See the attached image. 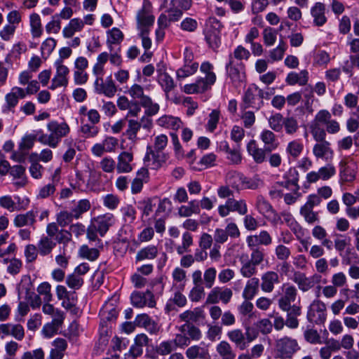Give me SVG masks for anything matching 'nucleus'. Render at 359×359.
<instances>
[{"mask_svg":"<svg viewBox=\"0 0 359 359\" xmlns=\"http://www.w3.org/2000/svg\"><path fill=\"white\" fill-rule=\"evenodd\" d=\"M46 127L49 134L44 133L41 130L36 131L38 141L53 149L56 148L62 139L70 133V128L65 121H51L47 123Z\"/></svg>","mask_w":359,"mask_h":359,"instance_id":"1","label":"nucleus"},{"mask_svg":"<svg viewBox=\"0 0 359 359\" xmlns=\"http://www.w3.org/2000/svg\"><path fill=\"white\" fill-rule=\"evenodd\" d=\"M213 69L214 67L210 62H203L200 67V71L205 76L198 78L195 83L184 85L183 91L187 94H198L210 89L217 79Z\"/></svg>","mask_w":359,"mask_h":359,"instance_id":"2","label":"nucleus"},{"mask_svg":"<svg viewBox=\"0 0 359 359\" xmlns=\"http://www.w3.org/2000/svg\"><path fill=\"white\" fill-rule=\"evenodd\" d=\"M301 347L296 339L288 336L278 338L274 341V358L292 359Z\"/></svg>","mask_w":359,"mask_h":359,"instance_id":"3","label":"nucleus"},{"mask_svg":"<svg viewBox=\"0 0 359 359\" xmlns=\"http://www.w3.org/2000/svg\"><path fill=\"white\" fill-rule=\"evenodd\" d=\"M208 23L210 27L205 31V41L212 49L215 50L221 43L220 31L223 25L215 18H210Z\"/></svg>","mask_w":359,"mask_h":359,"instance_id":"4","label":"nucleus"},{"mask_svg":"<svg viewBox=\"0 0 359 359\" xmlns=\"http://www.w3.org/2000/svg\"><path fill=\"white\" fill-rule=\"evenodd\" d=\"M226 70L233 85L238 86L244 81L245 78V65L242 62L234 60L231 55H229V62L226 65Z\"/></svg>","mask_w":359,"mask_h":359,"instance_id":"5","label":"nucleus"},{"mask_svg":"<svg viewBox=\"0 0 359 359\" xmlns=\"http://www.w3.org/2000/svg\"><path fill=\"white\" fill-rule=\"evenodd\" d=\"M326 318V305L320 300H314L308 309V320L312 323L320 325L325 323Z\"/></svg>","mask_w":359,"mask_h":359,"instance_id":"6","label":"nucleus"},{"mask_svg":"<svg viewBox=\"0 0 359 359\" xmlns=\"http://www.w3.org/2000/svg\"><path fill=\"white\" fill-rule=\"evenodd\" d=\"M55 74L52 79L50 89L55 90L59 87H66L68 85L69 68L64 65L63 61L57 60L55 62Z\"/></svg>","mask_w":359,"mask_h":359,"instance_id":"7","label":"nucleus"},{"mask_svg":"<svg viewBox=\"0 0 359 359\" xmlns=\"http://www.w3.org/2000/svg\"><path fill=\"white\" fill-rule=\"evenodd\" d=\"M151 5L144 1L142 8L137 14V25L138 30L150 29L154 22V16L151 14Z\"/></svg>","mask_w":359,"mask_h":359,"instance_id":"8","label":"nucleus"},{"mask_svg":"<svg viewBox=\"0 0 359 359\" xmlns=\"http://www.w3.org/2000/svg\"><path fill=\"white\" fill-rule=\"evenodd\" d=\"M168 158V154L162 151H154L151 147L148 146L144 161L147 167L154 170H158L165 163Z\"/></svg>","mask_w":359,"mask_h":359,"instance_id":"9","label":"nucleus"},{"mask_svg":"<svg viewBox=\"0 0 359 359\" xmlns=\"http://www.w3.org/2000/svg\"><path fill=\"white\" fill-rule=\"evenodd\" d=\"M94 86L98 94H103L107 97H113L117 92L116 86L111 76L107 77L104 81L102 77H97Z\"/></svg>","mask_w":359,"mask_h":359,"instance_id":"10","label":"nucleus"},{"mask_svg":"<svg viewBox=\"0 0 359 359\" xmlns=\"http://www.w3.org/2000/svg\"><path fill=\"white\" fill-rule=\"evenodd\" d=\"M312 153L317 160L329 162L334 157V150L331 147V143L327 140L316 142L313 147Z\"/></svg>","mask_w":359,"mask_h":359,"instance_id":"11","label":"nucleus"},{"mask_svg":"<svg viewBox=\"0 0 359 359\" xmlns=\"http://www.w3.org/2000/svg\"><path fill=\"white\" fill-rule=\"evenodd\" d=\"M316 120L325 126L326 133L329 134H336L340 130L339 122L332 119L331 113L326 109L320 110L316 114Z\"/></svg>","mask_w":359,"mask_h":359,"instance_id":"12","label":"nucleus"},{"mask_svg":"<svg viewBox=\"0 0 359 359\" xmlns=\"http://www.w3.org/2000/svg\"><path fill=\"white\" fill-rule=\"evenodd\" d=\"M232 296L233 292L230 288L215 287L208 294L206 303L213 304L222 301L224 304H227Z\"/></svg>","mask_w":359,"mask_h":359,"instance_id":"13","label":"nucleus"},{"mask_svg":"<svg viewBox=\"0 0 359 359\" xmlns=\"http://www.w3.org/2000/svg\"><path fill=\"white\" fill-rule=\"evenodd\" d=\"M336 173L335 167L330 163L321 167L317 172L311 171L307 173L306 180L309 183H315L319 180H327Z\"/></svg>","mask_w":359,"mask_h":359,"instance_id":"14","label":"nucleus"},{"mask_svg":"<svg viewBox=\"0 0 359 359\" xmlns=\"http://www.w3.org/2000/svg\"><path fill=\"white\" fill-rule=\"evenodd\" d=\"M130 299L133 305L137 308H143L146 306L153 308L156 305L154 295L149 290L145 292H135L131 294Z\"/></svg>","mask_w":359,"mask_h":359,"instance_id":"15","label":"nucleus"},{"mask_svg":"<svg viewBox=\"0 0 359 359\" xmlns=\"http://www.w3.org/2000/svg\"><path fill=\"white\" fill-rule=\"evenodd\" d=\"M158 83L165 92L166 97H168L170 92L175 88V83L172 78L165 72L163 65H158Z\"/></svg>","mask_w":359,"mask_h":359,"instance_id":"16","label":"nucleus"},{"mask_svg":"<svg viewBox=\"0 0 359 359\" xmlns=\"http://www.w3.org/2000/svg\"><path fill=\"white\" fill-rule=\"evenodd\" d=\"M114 217L111 213L100 215L95 218L91 224L95 227L101 236H103L109 228L114 223Z\"/></svg>","mask_w":359,"mask_h":359,"instance_id":"17","label":"nucleus"},{"mask_svg":"<svg viewBox=\"0 0 359 359\" xmlns=\"http://www.w3.org/2000/svg\"><path fill=\"white\" fill-rule=\"evenodd\" d=\"M297 290L293 285L285 287L283 295L278 299V306L282 311H290L292 309L291 304L296 299Z\"/></svg>","mask_w":359,"mask_h":359,"instance_id":"18","label":"nucleus"},{"mask_svg":"<svg viewBox=\"0 0 359 359\" xmlns=\"http://www.w3.org/2000/svg\"><path fill=\"white\" fill-rule=\"evenodd\" d=\"M246 243L250 248H257L258 245H269L272 243V237L266 230L261 231L258 234L248 236Z\"/></svg>","mask_w":359,"mask_h":359,"instance_id":"19","label":"nucleus"},{"mask_svg":"<svg viewBox=\"0 0 359 359\" xmlns=\"http://www.w3.org/2000/svg\"><path fill=\"white\" fill-rule=\"evenodd\" d=\"M133 154L128 151L121 152L117 157L116 172L128 173L133 170Z\"/></svg>","mask_w":359,"mask_h":359,"instance_id":"20","label":"nucleus"},{"mask_svg":"<svg viewBox=\"0 0 359 359\" xmlns=\"http://www.w3.org/2000/svg\"><path fill=\"white\" fill-rule=\"evenodd\" d=\"M278 274L272 271L264 273L261 276V289L264 292H271L276 284L279 283Z\"/></svg>","mask_w":359,"mask_h":359,"instance_id":"21","label":"nucleus"},{"mask_svg":"<svg viewBox=\"0 0 359 359\" xmlns=\"http://www.w3.org/2000/svg\"><path fill=\"white\" fill-rule=\"evenodd\" d=\"M310 12L313 18V23L314 25L321 27L326 23L325 6L323 3H316L311 8Z\"/></svg>","mask_w":359,"mask_h":359,"instance_id":"22","label":"nucleus"},{"mask_svg":"<svg viewBox=\"0 0 359 359\" xmlns=\"http://www.w3.org/2000/svg\"><path fill=\"white\" fill-rule=\"evenodd\" d=\"M258 93L256 85L252 84L248 88L243 98L247 107H252L258 109L264 105V102L258 100Z\"/></svg>","mask_w":359,"mask_h":359,"instance_id":"23","label":"nucleus"},{"mask_svg":"<svg viewBox=\"0 0 359 359\" xmlns=\"http://www.w3.org/2000/svg\"><path fill=\"white\" fill-rule=\"evenodd\" d=\"M239 261L241 264L240 269L241 276L249 279L254 278L253 276L257 273V269L256 265L249 261V256L247 254H242L239 257Z\"/></svg>","mask_w":359,"mask_h":359,"instance_id":"24","label":"nucleus"},{"mask_svg":"<svg viewBox=\"0 0 359 359\" xmlns=\"http://www.w3.org/2000/svg\"><path fill=\"white\" fill-rule=\"evenodd\" d=\"M316 276L306 277L305 273L300 271L294 272L292 280L298 285L300 290L306 292L314 286V279Z\"/></svg>","mask_w":359,"mask_h":359,"instance_id":"25","label":"nucleus"},{"mask_svg":"<svg viewBox=\"0 0 359 359\" xmlns=\"http://www.w3.org/2000/svg\"><path fill=\"white\" fill-rule=\"evenodd\" d=\"M247 151L257 163H262L266 160V148H259L255 140H250L247 145Z\"/></svg>","mask_w":359,"mask_h":359,"instance_id":"26","label":"nucleus"},{"mask_svg":"<svg viewBox=\"0 0 359 359\" xmlns=\"http://www.w3.org/2000/svg\"><path fill=\"white\" fill-rule=\"evenodd\" d=\"M185 355L188 359H210L208 349L199 345L188 347Z\"/></svg>","mask_w":359,"mask_h":359,"instance_id":"27","label":"nucleus"},{"mask_svg":"<svg viewBox=\"0 0 359 359\" xmlns=\"http://www.w3.org/2000/svg\"><path fill=\"white\" fill-rule=\"evenodd\" d=\"M259 279L254 277L248 280L244 287L242 297L245 300H251L259 292Z\"/></svg>","mask_w":359,"mask_h":359,"instance_id":"28","label":"nucleus"},{"mask_svg":"<svg viewBox=\"0 0 359 359\" xmlns=\"http://www.w3.org/2000/svg\"><path fill=\"white\" fill-rule=\"evenodd\" d=\"M260 139L264 142L266 151L271 152L278 148L279 143L272 130L264 129L260 133Z\"/></svg>","mask_w":359,"mask_h":359,"instance_id":"29","label":"nucleus"},{"mask_svg":"<svg viewBox=\"0 0 359 359\" xmlns=\"http://www.w3.org/2000/svg\"><path fill=\"white\" fill-rule=\"evenodd\" d=\"M23 98H25L24 89L18 86L13 87L11 92L5 96L7 107L9 109L14 108L18 104V100Z\"/></svg>","mask_w":359,"mask_h":359,"instance_id":"30","label":"nucleus"},{"mask_svg":"<svg viewBox=\"0 0 359 359\" xmlns=\"http://www.w3.org/2000/svg\"><path fill=\"white\" fill-rule=\"evenodd\" d=\"M36 212L34 210L28 211L25 214H19L15 217L13 224L17 227L32 226L36 221Z\"/></svg>","mask_w":359,"mask_h":359,"instance_id":"31","label":"nucleus"},{"mask_svg":"<svg viewBox=\"0 0 359 359\" xmlns=\"http://www.w3.org/2000/svg\"><path fill=\"white\" fill-rule=\"evenodd\" d=\"M309 80V72L306 70H302L300 72H290L286 79L285 82L290 86L299 84V86H304L307 83Z\"/></svg>","mask_w":359,"mask_h":359,"instance_id":"32","label":"nucleus"},{"mask_svg":"<svg viewBox=\"0 0 359 359\" xmlns=\"http://www.w3.org/2000/svg\"><path fill=\"white\" fill-rule=\"evenodd\" d=\"M227 337L229 340L233 343L237 348L243 351L247 348L245 337L243 331L240 329H234L227 332Z\"/></svg>","mask_w":359,"mask_h":359,"instance_id":"33","label":"nucleus"},{"mask_svg":"<svg viewBox=\"0 0 359 359\" xmlns=\"http://www.w3.org/2000/svg\"><path fill=\"white\" fill-rule=\"evenodd\" d=\"M180 319L185 323H196L204 318L203 311L200 308H195L193 310H187L179 316Z\"/></svg>","mask_w":359,"mask_h":359,"instance_id":"34","label":"nucleus"},{"mask_svg":"<svg viewBox=\"0 0 359 359\" xmlns=\"http://www.w3.org/2000/svg\"><path fill=\"white\" fill-rule=\"evenodd\" d=\"M177 330L182 333H185L190 341H199L202 337L201 330L192 323H184L180 326Z\"/></svg>","mask_w":359,"mask_h":359,"instance_id":"35","label":"nucleus"},{"mask_svg":"<svg viewBox=\"0 0 359 359\" xmlns=\"http://www.w3.org/2000/svg\"><path fill=\"white\" fill-rule=\"evenodd\" d=\"M128 121V128L126 130V135L128 139L133 143H136L139 138L137 133L142 128L141 122L133 118L126 119Z\"/></svg>","mask_w":359,"mask_h":359,"instance_id":"36","label":"nucleus"},{"mask_svg":"<svg viewBox=\"0 0 359 359\" xmlns=\"http://www.w3.org/2000/svg\"><path fill=\"white\" fill-rule=\"evenodd\" d=\"M84 26V22L79 18L72 19L69 24L62 30V35L65 38H71L75 32H80Z\"/></svg>","mask_w":359,"mask_h":359,"instance_id":"37","label":"nucleus"},{"mask_svg":"<svg viewBox=\"0 0 359 359\" xmlns=\"http://www.w3.org/2000/svg\"><path fill=\"white\" fill-rule=\"evenodd\" d=\"M157 123L161 127L174 130H178L182 124L180 118L169 115H164L160 117L157 120Z\"/></svg>","mask_w":359,"mask_h":359,"instance_id":"38","label":"nucleus"},{"mask_svg":"<svg viewBox=\"0 0 359 359\" xmlns=\"http://www.w3.org/2000/svg\"><path fill=\"white\" fill-rule=\"evenodd\" d=\"M287 312L285 325L291 329H295L299 326L297 317L302 313L301 307L297 305H292V309Z\"/></svg>","mask_w":359,"mask_h":359,"instance_id":"39","label":"nucleus"},{"mask_svg":"<svg viewBox=\"0 0 359 359\" xmlns=\"http://www.w3.org/2000/svg\"><path fill=\"white\" fill-rule=\"evenodd\" d=\"M280 216L282 217V221L280 223L285 222L287 226L291 229V231L295 234L297 236H299V233L302 231V226L299 224V223L295 220L292 215L289 212H280Z\"/></svg>","mask_w":359,"mask_h":359,"instance_id":"40","label":"nucleus"},{"mask_svg":"<svg viewBox=\"0 0 359 359\" xmlns=\"http://www.w3.org/2000/svg\"><path fill=\"white\" fill-rule=\"evenodd\" d=\"M216 351L222 359H235L236 353L226 341H220L216 346Z\"/></svg>","mask_w":359,"mask_h":359,"instance_id":"41","label":"nucleus"},{"mask_svg":"<svg viewBox=\"0 0 359 359\" xmlns=\"http://www.w3.org/2000/svg\"><path fill=\"white\" fill-rule=\"evenodd\" d=\"M244 175L241 172L231 170L226 175V182L231 188L238 191L241 189Z\"/></svg>","mask_w":359,"mask_h":359,"instance_id":"42","label":"nucleus"},{"mask_svg":"<svg viewBox=\"0 0 359 359\" xmlns=\"http://www.w3.org/2000/svg\"><path fill=\"white\" fill-rule=\"evenodd\" d=\"M304 149V144L301 140H293L288 142L285 148L286 154L289 157L298 158Z\"/></svg>","mask_w":359,"mask_h":359,"instance_id":"43","label":"nucleus"},{"mask_svg":"<svg viewBox=\"0 0 359 359\" xmlns=\"http://www.w3.org/2000/svg\"><path fill=\"white\" fill-rule=\"evenodd\" d=\"M322 126V123L316 121V117L310 126L311 133L316 142L326 140L327 133Z\"/></svg>","mask_w":359,"mask_h":359,"instance_id":"44","label":"nucleus"},{"mask_svg":"<svg viewBox=\"0 0 359 359\" xmlns=\"http://www.w3.org/2000/svg\"><path fill=\"white\" fill-rule=\"evenodd\" d=\"M55 243L48 236H42L37 244L39 253L42 256L49 255L55 247Z\"/></svg>","mask_w":359,"mask_h":359,"instance_id":"45","label":"nucleus"},{"mask_svg":"<svg viewBox=\"0 0 359 359\" xmlns=\"http://www.w3.org/2000/svg\"><path fill=\"white\" fill-rule=\"evenodd\" d=\"M30 31L34 38H39L43 34L41 18L37 13H32L29 17Z\"/></svg>","mask_w":359,"mask_h":359,"instance_id":"46","label":"nucleus"},{"mask_svg":"<svg viewBox=\"0 0 359 359\" xmlns=\"http://www.w3.org/2000/svg\"><path fill=\"white\" fill-rule=\"evenodd\" d=\"M107 44L110 51L113 50V45L119 44L123 39V34L116 27L112 28L107 32Z\"/></svg>","mask_w":359,"mask_h":359,"instance_id":"47","label":"nucleus"},{"mask_svg":"<svg viewBox=\"0 0 359 359\" xmlns=\"http://www.w3.org/2000/svg\"><path fill=\"white\" fill-rule=\"evenodd\" d=\"M264 187L263 180L258 176L247 177L244 175L241 189L257 190Z\"/></svg>","mask_w":359,"mask_h":359,"instance_id":"48","label":"nucleus"},{"mask_svg":"<svg viewBox=\"0 0 359 359\" xmlns=\"http://www.w3.org/2000/svg\"><path fill=\"white\" fill-rule=\"evenodd\" d=\"M255 205L257 211L262 215L275 212L272 205L262 195L257 196Z\"/></svg>","mask_w":359,"mask_h":359,"instance_id":"49","label":"nucleus"},{"mask_svg":"<svg viewBox=\"0 0 359 359\" xmlns=\"http://www.w3.org/2000/svg\"><path fill=\"white\" fill-rule=\"evenodd\" d=\"M227 203L231 212H236L240 215H245L248 212V206L244 199L236 200L228 198Z\"/></svg>","mask_w":359,"mask_h":359,"instance_id":"50","label":"nucleus"},{"mask_svg":"<svg viewBox=\"0 0 359 359\" xmlns=\"http://www.w3.org/2000/svg\"><path fill=\"white\" fill-rule=\"evenodd\" d=\"M158 254L156 246L151 245L139 250L136 255L137 261H142L145 259H153Z\"/></svg>","mask_w":359,"mask_h":359,"instance_id":"51","label":"nucleus"},{"mask_svg":"<svg viewBox=\"0 0 359 359\" xmlns=\"http://www.w3.org/2000/svg\"><path fill=\"white\" fill-rule=\"evenodd\" d=\"M283 128L287 135H294L299 128L297 118L292 116L285 117L283 121Z\"/></svg>","mask_w":359,"mask_h":359,"instance_id":"52","label":"nucleus"},{"mask_svg":"<svg viewBox=\"0 0 359 359\" xmlns=\"http://www.w3.org/2000/svg\"><path fill=\"white\" fill-rule=\"evenodd\" d=\"M285 117L280 113H276L268 118V123L270 128L276 132L280 133L283 129V121Z\"/></svg>","mask_w":359,"mask_h":359,"instance_id":"53","label":"nucleus"},{"mask_svg":"<svg viewBox=\"0 0 359 359\" xmlns=\"http://www.w3.org/2000/svg\"><path fill=\"white\" fill-rule=\"evenodd\" d=\"M141 106L145 109V115L147 116H152L156 114L160 109L158 104L154 103L150 97H144L140 102Z\"/></svg>","mask_w":359,"mask_h":359,"instance_id":"54","label":"nucleus"},{"mask_svg":"<svg viewBox=\"0 0 359 359\" xmlns=\"http://www.w3.org/2000/svg\"><path fill=\"white\" fill-rule=\"evenodd\" d=\"M198 68V62L184 63V66L177 71V76L179 79H184L196 73Z\"/></svg>","mask_w":359,"mask_h":359,"instance_id":"55","label":"nucleus"},{"mask_svg":"<svg viewBox=\"0 0 359 359\" xmlns=\"http://www.w3.org/2000/svg\"><path fill=\"white\" fill-rule=\"evenodd\" d=\"M284 178L286 180V182H285L286 187L292 185L294 187V190L298 191L299 189L298 185L299 172L294 168H290L285 174Z\"/></svg>","mask_w":359,"mask_h":359,"instance_id":"56","label":"nucleus"},{"mask_svg":"<svg viewBox=\"0 0 359 359\" xmlns=\"http://www.w3.org/2000/svg\"><path fill=\"white\" fill-rule=\"evenodd\" d=\"M79 254L82 258L95 261L98 258L100 252L96 248H90L88 245H83L79 249Z\"/></svg>","mask_w":359,"mask_h":359,"instance_id":"57","label":"nucleus"},{"mask_svg":"<svg viewBox=\"0 0 359 359\" xmlns=\"http://www.w3.org/2000/svg\"><path fill=\"white\" fill-rule=\"evenodd\" d=\"M275 255L277 259L284 262L283 266H287L288 264L286 261L291 255V250L283 244L278 245L275 248Z\"/></svg>","mask_w":359,"mask_h":359,"instance_id":"58","label":"nucleus"},{"mask_svg":"<svg viewBox=\"0 0 359 359\" xmlns=\"http://www.w3.org/2000/svg\"><path fill=\"white\" fill-rule=\"evenodd\" d=\"M175 349L176 348L172 341L169 339L163 341L157 345L156 347V352L160 355L165 356L172 353Z\"/></svg>","mask_w":359,"mask_h":359,"instance_id":"59","label":"nucleus"},{"mask_svg":"<svg viewBox=\"0 0 359 359\" xmlns=\"http://www.w3.org/2000/svg\"><path fill=\"white\" fill-rule=\"evenodd\" d=\"M287 48L286 43L280 39L278 46L269 52V56L272 61L281 60Z\"/></svg>","mask_w":359,"mask_h":359,"instance_id":"60","label":"nucleus"},{"mask_svg":"<svg viewBox=\"0 0 359 359\" xmlns=\"http://www.w3.org/2000/svg\"><path fill=\"white\" fill-rule=\"evenodd\" d=\"M90 208V203L87 199L80 200L76 206L72 210V215L75 219H79L80 216L87 212Z\"/></svg>","mask_w":359,"mask_h":359,"instance_id":"61","label":"nucleus"},{"mask_svg":"<svg viewBox=\"0 0 359 359\" xmlns=\"http://www.w3.org/2000/svg\"><path fill=\"white\" fill-rule=\"evenodd\" d=\"M300 215L304 218L305 221L310 224L319 220L318 212H314L313 209L302 207L300 208Z\"/></svg>","mask_w":359,"mask_h":359,"instance_id":"62","label":"nucleus"},{"mask_svg":"<svg viewBox=\"0 0 359 359\" xmlns=\"http://www.w3.org/2000/svg\"><path fill=\"white\" fill-rule=\"evenodd\" d=\"M66 284L71 289L79 290L83 285V279L72 273L67 276Z\"/></svg>","mask_w":359,"mask_h":359,"instance_id":"63","label":"nucleus"},{"mask_svg":"<svg viewBox=\"0 0 359 359\" xmlns=\"http://www.w3.org/2000/svg\"><path fill=\"white\" fill-rule=\"evenodd\" d=\"M51 286L47 282L41 283L37 287L38 294L43 296L44 302H50L52 300V294L50 292Z\"/></svg>","mask_w":359,"mask_h":359,"instance_id":"64","label":"nucleus"}]
</instances>
